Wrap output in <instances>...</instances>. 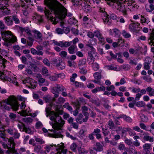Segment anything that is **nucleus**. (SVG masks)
I'll use <instances>...</instances> for the list:
<instances>
[{
	"mask_svg": "<svg viewBox=\"0 0 154 154\" xmlns=\"http://www.w3.org/2000/svg\"><path fill=\"white\" fill-rule=\"evenodd\" d=\"M45 4L54 14L56 18L50 17V20L55 24L58 20L64 19L67 15V10L57 0H45Z\"/></svg>",
	"mask_w": 154,
	"mask_h": 154,
	"instance_id": "f257e3e1",
	"label": "nucleus"
},
{
	"mask_svg": "<svg viewBox=\"0 0 154 154\" xmlns=\"http://www.w3.org/2000/svg\"><path fill=\"white\" fill-rule=\"evenodd\" d=\"M50 119L54 122V123L50 122V125L52 126L53 129L50 131H53L54 134H52L50 133L48 134L49 137L57 138L63 137L60 131L57 133V131L61 129V128L65 124V121L61 117L59 116L57 112H55L54 111H52L49 115Z\"/></svg>",
	"mask_w": 154,
	"mask_h": 154,
	"instance_id": "f03ea898",
	"label": "nucleus"
},
{
	"mask_svg": "<svg viewBox=\"0 0 154 154\" xmlns=\"http://www.w3.org/2000/svg\"><path fill=\"white\" fill-rule=\"evenodd\" d=\"M0 104L1 109L9 110L11 108L15 111L18 110L19 106L16 97L13 95L1 102Z\"/></svg>",
	"mask_w": 154,
	"mask_h": 154,
	"instance_id": "7ed1b4c3",
	"label": "nucleus"
},
{
	"mask_svg": "<svg viewBox=\"0 0 154 154\" xmlns=\"http://www.w3.org/2000/svg\"><path fill=\"white\" fill-rule=\"evenodd\" d=\"M128 0H106L107 4L113 8L116 9L122 12L124 15L127 14V6L123 2H127Z\"/></svg>",
	"mask_w": 154,
	"mask_h": 154,
	"instance_id": "20e7f679",
	"label": "nucleus"
},
{
	"mask_svg": "<svg viewBox=\"0 0 154 154\" xmlns=\"http://www.w3.org/2000/svg\"><path fill=\"white\" fill-rule=\"evenodd\" d=\"M2 38L4 41L3 45L8 47L11 46L12 43L17 41V38L14 35L12 34L11 32L8 31L2 32Z\"/></svg>",
	"mask_w": 154,
	"mask_h": 154,
	"instance_id": "39448f33",
	"label": "nucleus"
},
{
	"mask_svg": "<svg viewBox=\"0 0 154 154\" xmlns=\"http://www.w3.org/2000/svg\"><path fill=\"white\" fill-rule=\"evenodd\" d=\"M64 87L62 85L56 84L55 86L53 87L51 89L52 92L54 94V97L53 99V100L55 101L56 98H57L59 96L60 94L59 91L63 90Z\"/></svg>",
	"mask_w": 154,
	"mask_h": 154,
	"instance_id": "423d86ee",
	"label": "nucleus"
},
{
	"mask_svg": "<svg viewBox=\"0 0 154 154\" xmlns=\"http://www.w3.org/2000/svg\"><path fill=\"white\" fill-rule=\"evenodd\" d=\"M90 0H81L80 5L82 7V9L86 13L90 12L91 11V8L90 5L88 4Z\"/></svg>",
	"mask_w": 154,
	"mask_h": 154,
	"instance_id": "0eeeda50",
	"label": "nucleus"
},
{
	"mask_svg": "<svg viewBox=\"0 0 154 154\" xmlns=\"http://www.w3.org/2000/svg\"><path fill=\"white\" fill-rule=\"evenodd\" d=\"M55 147H57L56 150L57 152L56 154H61L62 153L63 154H66L67 152L66 149H64V144L62 143H61L60 144H58L57 146L54 145Z\"/></svg>",
	"mask_w": 154,
	"mask_h": 154,
	"instance_id": "6e6552de",
	"label": "nucleus"
},
{
	"mask_svg": "<svg viewBox=\"0 0 154 154\" xmlns=\"http://www.w3.org/2000/svg\"><path fill=\"white\" fill-rule=\"evenodd\" d=\"M26 105L24 102H22L20 105V108L21 109V111L19 112L21 115L23 116H26L28 115V112H29L28 111L26 108Z\"/></svg>",
	"mask_w": 154,
	"mask_h": 154,
	"instance_id": "1a4fd4ad",
	"label": "nucleus"
},
{
	"mask_svg": "<svg viewBox=\"0 0 154 154\" xmlns=\"http://www.w3.org/2000/svg\"><path fill=\"white\" fill-rule=\"evenodd\" d=\"M8 140L7 143V145L8 146V149L6 152V153H9L10 150L15 149V144L14 142L13 138V137H10Z\"/></svg>",
	"mask_w": 154,
	"mask_h": 154,
	"instance_id": "9d476101",
	"label": "nucleus"
},
{
	"mask_svg": "<svg viewBox=\"0 0 154 154\" xmlns=\"http://www.w3.org/2000/svg\"><path fill=\"white\" fill-rule=\"evenodd\" d=\"M32 32L34 33V37L36 39L40 41L42 40V35L40 31L36 29H33L32 30Z\"/></svg>",
	"mask_w": 154,
	"mask_h": 154,
	"instance_id": "9b49d317",
	"label": "nucleus"
},
{
	"mask_svg": "<svg viewBox=\"0 0 154 154\" xmlns=\"http://www.w3.org/2000/svg\"><path fill=\"white\" fill-rule=\"evenodd\" d=\"M148 42L151 46L152 45L154 46V29L152 30L151 35L148 40ZM151 51L152 52L154 53V47L151 48Z\"/></svg>",
	"mask_w": 154,
	"mask_h": 154,
	"instance_id": "f8f14e48",
	"label": "nucleus"
},
{
	"mask_svg": "<svg viewBox=\"0 0 154 154\" xmlns=\"http://www.w3.org/2000/svg\"><path fill=\"white\" fill-rule=\"evenodd\" d=\"M94 36L98 38V40L101 42H103L104 41V39L102 35L99 31L97 30L94 32Z\"/></svg>",
	"mask_w": 154,
	"mask_h": 154,
	"instance_id": "ddd939ff",
	"label": "nucleus"
},
{
	"mask_svg": "<svg viewBox=\"0 0 154 154\" xmlns=\"http://www.w3.org/2000/svg\"><path fill=\"white\" fill-rule=\"evenodd\" d=\"M5 23L8 26L12 25L13 23V20L11 16H7L4 18Z\"/></svg>",
	"mask_w": 154,
	"mask_h": 154,
	"instance_id": "4468645a",
	"label": "nucleus"
},
{
	"mask_svg": "<svg viewBox=\"0 0 154 154\" xmlns=\"http://www.w3.org/2000/svg\"><path fill=\"white\" fill-rule=\"evenodd\" d=\"M27 81L28 82V83L29 84V88L32 89L35 88L37 82L35 80L30 78V79L28 80Z\"/></svg>",
	"mask_w": 154,
	"mask_h": 154,
	"instance_id": "2eb2a0df",
	"label": "nucleus"
},
{
	"mask_svg": "<svg viewBox=\"0 0 154 154\" xmlns=\"http://www.w3.org/2000/svg\"><path fill=\"white\" fill-rule=\"evenodd\" d=\"M33 17V19H35L36 20L39 24L43 22V20L42 18V17L36 13H35L34 14Z\"/></svg>",
	"mask_w": 154,
	"mask_h": 154,
	"instance_id": "dca6fc26",
	"label": "nucleus"
},
{
	"mask_svg": "<svg viewBox=\"0 0 154 154\" xmlns=\"http://www.w3.org/2000/svg\"><path fill=\"white\" fill-rule=\"evenodd\" d=\"M102 19L103 22L105 23H107L108 25H109L111 22L109 20V15L106 14V12H104L103 14H102Z\"/></svg>",
	"mask_w": 154,
	"mask_h": 154,
	"instance_id": "f3484780",
	"label": "nucleus"
},
{
	"mask_svg": "<svg viewBox=\"0 0 154 154\" xmlns=\"http://www.w3.org/2000/svg\"><path fill=\"white\" fill-rule=\"evenodd\" d=\"M96 147L93 148V149L95 150L96 151H102L103 150V148L102 145L100 143L97 142L96 143Z\"/></svg>",
	"mask_w": 154,
	"mask_h": 154,
	"instance_id": "a211bd4d",
	"label": "nucleus"
},
{
	"mask_svg": "<svg viewBox=\"0 0 154 154\" xmlns=\"http://www.w3.org/2000/svg\"><path fill=\"white\" fill-rule=\"evenodd\" d=\"M107 127L109 129L114 130L115 129L116 126L115 124L112 119H110L107 123Z\"/></svg>",
	"mask_w": 154,
	"mask_h": 154,
	"instance_id": "6ab92c4d",
	"label": "nucleus"
},
{
	"mask_svg": "<svg viewBox=\"0 0 154 154\" xmlns=\"http://www.w3.org/2000/svg\"><path fill=\"white\" fill-rule=\"evenodd\" d=\"M72 41L70 42L65 41L64 42L61 41L60 42V46L61 48L65 47L66 48L68 47L71 45Z\"/></svg>",
	"mask_w": 154,
	"mask_h": 154,
	"instance_id": "aec40b11",
	"label": "nucleus"
},
{
	"mask_svg": "<svg viewBox=\"0 0 154 154\" xmlns=\"http://www.w3.org/2000/svg\"><path fill=\"white\" fill-rule=\"evenodd\" d=\"M145 8L147 12H151L154 10V5L152 4H146L145 6Z\"/></svg>",
	"mask_w": 154,
	"mask_h": 154,
	"instance_id": "412c9836",
	"label": "nucleus"
},
{
	"mask_svg": "<svg viewBox=\"0 0 154 154\" xmlns=\"http://www.w3.org/2000/svg\"><path fill=\"white\" fill-rule=\"evenodd\" d=\"M110 33L112 35L117 36L119 35L120 32L118 29L115 28L110 30Z\"/></svg>",
	"mask_w": 154,
	"mask_h": 154,
	"instance_id": "4be33fe9",
	"label": "nucleus"
},
{
	"mask_svg": "<svg viewBox=\"0 0 154 154\" xmlns=\"http://www.w3.org/2000/svg\"><path fill=\"white\" fill-rule=\"evenodd\" d=\"M76 46L75 45H72L69 46L68 49V50L69 53L70 54H73L75 53V51Z\"/></svg>",
	"mask_w": 154,
	"mask_h": 154,
	"instance_id": "5701e85b",
	"label": "nucleus"
},
{
	"mask_svg": "<svg viewBox=\"0 0 154 154\" xmlns=\"http://www.w3.org/2000/svg\"><path fill=\"white\" fill-rule=\"evenodd\" d=\"M65 62L62 60L60 61L56 67L59 69H64L65 68Z\"/></svg>",
	"mask_w": 154,
	"mask_h": 154,
	"instance_id": "b1692460",
	"label": "nucleus"
},
{
	"mask_svg": "<svg viewBox=\"0 0 154 154\" xmlns=\"http://www.w3.org/2000/svg\"><path fill=\"white\" fill-rule=\"evenodd\" d=\"M31 52L33 54H37L38 55L42 56L43 55V52H38L37 50L34 48H32L31 49Z\"/></svg>",
	"mask_w": 154,
	"mask_h": 154,
	"instance_id": "393cba45",
	"label": "nucleus"
},
{
	"mask_svg": "<svg viewBox=\"0 0 154 154\" xmlns=\"http://www.w3.org/2000/svg\"><path fill=\"white\" fill-rule=\"evenodd\" d=\"M22 121L27 124H29L32 123L33 119L31 117H25L23 118Z\"/></svg>",
	"mask_w": 154,
	"mask_h": 154,
	"instance_id": "a878e982",
	"label": "nucleus"
},
{
	"mask_svg": "<svg viewBox=\"0 0 154 154\" xmlns=\"http://www.w3.org/2000/svg\"><path fill=\"white\" fill-rule=\"evenodd\" d=\"M139 25L138 23L136 24L135 23H133L129 25V28L131 30L133 31L136 29V27H138Z\"/></svg>",
	"mask_w": 154,
	"mask_h": 154,
	"instance_id": "bb28decb",
	"label": "nucleus"
},
{
	"mask_svg": "<svg viewBox=\"0 0 154 154\" xmlns=\"http://www.w3.org/2000/svg\"><path fill=\"white\" fill-rule=\"evenodd\" d=\"M86 60L85 59H82L79 61L78 66L79 68H82V67H84V66L86 65Z\"/></svg>",
	"mask_w": 154,
	"mask_h": 154,
	"instance_id": "cd10ccee",
	"label": "nucleus"
},
{
	"mask_svg": "<svg viewBox=\"0 0 154 154\" xmlns=\"http://www.w3.org/2000/svg\"><path fill=\"white\" fill-rule=\"evenodd\" d=\"M78 150L79 153L80 154H85L88 152L87 150H86L84 148L81 147H78Z\"/></svg>",
	"mask_w": 154,
	"mask_h": 154,
	"instance_id": "c85d7f7f",
	"label": "nucleus"
},
{
	"mask_svg": "<svg viewBox=\"0 0 154 154\" xmlns=\"http://www.w3.org/2000/svg\"><path fill=\"white\" fill-rule=\"evenodd\" d=\"M61 60L62 59L60 58H54L52 59V62L54 64V65H55L56 67Z\"/></svg>",
	"mask_w": 154,
	"mask_h": 154,
	"instance_id": "c756f323",
	"label": "nucleus"
},
{
	"mask_svg": "<svg viewBox=\"0 0 154 154\" xmlns=\"http://www.w3.org/2000/svg\"><path fill=\"white\" fill-rule=\"evenodd\" d=\"M9 117L10 119L12 122L15 121L17 118V115L13 113H10L9 115Z\"/></svg>",
	"mask_w": 154,
	"mask_h": 154,
	"instance_id": "7c9ffc66",
	"label": "nucleus"
},
{
	"mask_svg": "<svg viewBox=\"0 0 154 154\" xmlns=\"http://www.w3.org/2000/svg\"><path fill=\"white\" fill-rule=\"evenodd\" d=\"M146 91L149 93L150 96H154V89L150 87H148L146 88Z\"/></svg>",
	"mask_w": 154,
	"mask_h": 154,
	"instance_id": "2f4dec72",
	"label": "nucleus"
},
{
	"mask_svg": "<svg viewBox=\"0 0 154 154\" xmlns=\"http://www.w3.org/2000/svg\"><path fill=\"white\" fill-rule=\"evenodd\" d=\"M17 126L20 131H23L26 126L22 122H20L17 124Z\"/></svg>",
	"mask_w": 154,
	"mask_h": 154,
	"instance_id": "473e14b6",
	"label": "nucleus"
},
{
	"mask_svg": "<svg viewBox=\"0 0 154 154\" xmlns=\"http://www.w3.org/2000/svg\"><path fill=\"white\" fill-rule=\"evenodd\" d=\"M122 118L127 122H132V119L131 117L125 115H123Z\"/></svg>",
	"mask_w": 154,
	"mask_h": 154,
	"instance_id": "72a5a7b5",
	"label": "nucleus"
},
{
	"mask_svg": "<svg viewBox=\"0 0 154 154\" xmlns=\"http://www.w3.org/2000/svg\"><path fill=\"white\" fill-rule=\"evenodd\" d=\"M140 117L141 121L142 122H146L148 121V118L147 117L143 114H141Z\"/></svg>",
	"mask_w": 154,
	"mask_h": 154,
	"instance_id": "f704fd0d",
	"label": "nucleus"
},
{
	"mask_svg": "<svg viewBox=\"0 0 154 154\" xmlns=\"http://www.w3.org/2000/svg\"><path fill=\"white\" fill-rule=\"evenodd\" d=\"M140 50V48H135L134 49L132 48H131L129 50L130 54H135L137 53L138 51Z\"/></svg>",
	"mask_w": 154,
	"mask_h": 154,
	"instance_id": "c9c22d12",
	"label": "nucleus"
},
{
	"mask_svg": "<svg viewBox=\"0 0 154 154\" xmlns=\"http://www.w3.org/2000/svg\"><path fill=\"white\" fill-rule=\"evenodd\" d=\"M42 74L45 76H50V75L48 74V71L47 68L45 67H43L42 69Z\"/></svg>",
	"mask_w": 154,
	"mask_h": 154,
	"instance_id": "e433bc0d",
	"label": "nucleus"
},
{
	"mask_svg": "<svg viewBox=\"0 0 154 154\" xmlns=\"http://www.w3.org/2000/svg\"><path fill=\"white\" fill-rule=\"evenodd\" d=\"M88 60H89V59H90V58H92V60H94V55H96V54L94 53V51H90L88 52Z\"/></svg>",
	"mask_w": 154,
	"mask_h": 154,
	"instance_id": "4c0bfd02",
	"label": "nucleus"
},
{
	"mask_svg": "<svg viewBox=\"0 0 154 154\" xmlns=\"http://www.w3.org/2000/svg\"><path fill=\"white\" fill-rule=\"evenodd\" d=\"M0 9L2 10V11L3 12L5 15H8L10 13V11L8 10L7 9L6 7H4L3 6H1Z\"/></svg>",
	"mask_w": 154,
	"mask_h": 154,
	"instance_id": "58836bf2",
	"label": "nucleus"
},
{
	"mask_svg": "<svg viewBox=\"0 0 154 154\" xmlns=\"http://www.w3.org/2000/svg\"><path fill=\"white\" fill-rule=\"evenodd\" d=\"M143 139L146 141H149L150 142H152L153 141V137H150L147 135H145L143 137Z\"/></svg>",
	"mask_w": 154,
	"mask_h": 154,
	"instance_id": "ea45409f",
	"label": "nucleus"
},
{
	"mask_svg": "<svg viewBox=\"0 0 154 154\" xmlns=\"http://www.w3.org/2000/svg\"><path fill=\"white\" fill-rule=\"evenodd\" d=\"M83 117V115L82 114H80L76 119V121L77 123L81 124L82 122V119Z\"/></svg>",
	"mask_w": 154,
	"mask_h": 154,
	"instance_id": "a19ab883",
	"label": "nucleus"
},
{
	"mask_svg": "<svg viewBox=\"0 0 154 154\" xmlns=\"http://www.w3.org/2000/svg\"><path fill=\"white\" fill-rule=\"evenodd\" d=\"M94 76L96 79L98 80L101 78V73L98 72H96L94 74Z\"/></svg>",
	"mask_w": 154,
	"mask_h": 154,
	"instance_id": "79ce46f5",
	"label": "nucleus"
},
{
	"mask_svg": "<svg viewBox=\"0 0 154 154\" xmlns=\"http://www.w3.org/2000/svg\"><path fill=\"white\" fill-rule=\"evenodd\" d=\"M38 9L40 11H44V13L45 14L46 16H47L48 15H49L50 14L49 11L46 9L45 8V10H44L42 8L39 7L38 8Z\"/></svg>",
	"mask_w": 154,
	"mask_h": 154,
	"instance_id": "37998d69",
	"label": "nucleus"
},
{
	"mask_svg": "<svg viewBox=\"0 0 154 154\" xmlns=\"http://www.w3.org/2000/svg\"><path fill=\"white\" fill-rule=\"evenodd\" d=\"M12 18L16 24H18L20 23V21L17 15H13L12 16Z\"/></svg>",
	"mask_w": 154,
	"mask_h": 154,
	"instance_id": "c03bdc74",
	"label": "nucleus"
},
{
	"mask_svg": "<svg viewBox=\"0 0 154 154\" xmlns=\"http://www.w3.org/2000/svg\"><path fill=\"white\" fill-rule=\"evenodd\" d=\"M118 149L121 151L125 150L126 148L124 144L120 143L118 146Z\"/></svg>",
	"mask_w": 154,
	"mask_h": 154,
	"instance_id": "a18cd8bd",
	"label": "nucleus"
},
{
	"mask_svg": "<svg viewBox=\"0 0 154 154\" xmlns=\"http://www.w3.org/2000/svg\"><path fill=\"white\" fill-rule=\"evenodd\" d=\"M42 148V147L40 145L35 146L34 148V151L37 153H39L40 152Z\"/></svg>",
	"mask_w": 154,
	"mask_h": 154,
	"instance_id": "49530a36",
	"label": "nucleus"
},
{
	"mask_svg": "<svg viewBox=\"0 0 154 154\" xmlns=\"http://www.w3.org/2000/svg\"><path fill=\"white\" fill-rule=\"evenodd\" d=\"M51 107H48L46 108L45 112L46 115L47 117H48L49 115L52 111H51Z\"/></svg>",
	"mask_w": 154,
	"mask_h": 154,
	"instance_id": "de8ad7c7",
	"label": "nucleus"
},
{
	"mask_svg": "<svg viewBox=\"0 0 154 154\" xmlns=\"http://www.w3.org/2000/svg\"><path fill=\"white\" fill-rule=\"evenodd\" d=\"M129 63L131 65H136L137 64V62L134 58L130 59Z\"/></svg>",
	"mask_w": 154,
	"mask_h": 154,
	"instance_id": "09e8293b",
	"label": "nucleus"
},
{
	"mask_svg": "<svg viewBox=\"0 0 154 154\" xmlns=\"http://www.w3.org/2000/svg\"><path fill=\"white\" fill-rule=\"evenodd\" d=\"M35 141L39 143L40 144H44L45 143V141L41 138L35 137Z\"/></svg>",
	"mask_w": 154,
	"mask_h": 154,
	"instance_id": "8fccbe9b",
	"label": "nucleus"
},
{
	"mask_svg": "<svg viewBox=\"0 0 154 154\" xmlns=\"http://www.w3.org/2000/svg\"><path fill=\"white\" fill-rule=\"evenodd\" d=\"M92 67L94 71H97L99 68L98 64L96 63H93Z\"/></svg>",
	"mask_w": 154,
	"mask_h": 154,
	"instance_id": "3c124183",
	"label": "nucleus"
},
{
	"mask_svg": "<svg viewBox=\"0 0 154 154\" xmlns=\"http://www.w3.org/2000/svg\"><path fill=\"white\" fill-rule=\"evenodd\" d=\"M63 107L65 108H66L69 111H72V107L69 105L68 103H65L63 105Z\"/></svg>",
	"mask_w": 154,
	"mask_h": 154,
	"instance_id": "603ef678",
	"label": "nucleus"
},
{
	"mask_svg": "<svg viewBox=\"0 0 154 154\" xmlns=\"http://www.w3.org/2000/svg\"><path fill=\"white\" fill-rule=\"evenodd\" d=\"M43 99L46 103L49 102L51 100V96L49 95H48L43 98Z\"/></svg>",
	"mask_w": 154,
	"mask_h": 154,
	"instance_id": "864d4df0",
	"label": "nucleus"
},
{
	"mask_svg": "<svg viewBox=\"0 0 154 154\" xmlns=\"http://www.w3.org/2000/svg\"><path fill=\"white\" fill-rule=\"evenodd\" d=\"M143 79L146 82L150 83L152 82V79L149 76H146L143 77Z\"/></svg>",
	"mask_w": 154,
	"mask_h": 154,
	"instance_id": "5fc2aeb1",
	"label": "nucleus"
},
{
	"mask_svg": "<svg viewBox=\"0 0 154 154\" xmlns=\"http://www.w3.org/2000/svg\"><path fill=\"white\" fill-rule=\"evenodd\" d=\"M9 81L10 82L15 85L16 86H18V83L16 81V78H12L11 79L10 78Z\"/></svg>",
	"mask_w": 154,
	"mask_h": 154,
	"instance_id": "6e6d98bb",
	"label": "nucleus"
},
{
	"mask_svg": "<svg viewBox=\"0 0 154 154\" xmlns=\"http://www.w3.org/2000/svg\"><path fill=\"white\" fill-rule=\"evenodd\" d=\"M123 35L124 36L125 38H128L131 37L130 34L127 32L123 30L122 32Z\"/></svg>",
	"mask_w": 154,
	"mask_h": 154,
	"instance_id": "4d7b16f0",
	"label": "nucleus"
},
{
	"mask_svg": "<svg viewBox=\"0 0 154 154\" xmlns=\"http://www.w3.org/2000/svg\"><path fill=\"white\" fill-rule=\"evenodd\" d=\"M6 28L5 25L3 22L1 20H0V31L2 32V30Z\"/></svg>",
	"mask_w": 154,
	"mask_h": 154,
	"instance_id": "13d9d810",
	"label": "nucleus"
},
{
	"mask_svg": "<svg viewBox=\"0 0 154 154\" xmlns=\"http://www.w3.org/2000/svg\"><path fill=\"white\" fill-rule=\"evenodd\" d=\"M67 54V53L65 51H62L59 53L60 55L62 57H66Z\"/></svg>",
	"mask_w": 154,
	"mask_h": 154,
	"instance_id": "bf43d9fd",
	"label": "nucleus"
},
{
	"mask_svg": "<svg viewBox=\"0 0 154 154\" xmlns=\"http://www.w3.org/2000/svg\"><path fill=\"white\" fill-rule=\"evenodd\" d=\"M150 64L148 62H145L144 64V68L146 70H148L150 68Z\"/></svg>",
	"mask_w": 154,
	"mask_h": 154,
	"instance_id": "052dcab7",
	"label": "nucleus"
},
{
	"mask_svg": "<svg viewBox=\"0 0 154 154\" xmlns=\"http://www.w3.org/2000/svg\"><path fill=\"white\" fill-rule=\"evenodd\" d=\"M65 101V99L61 97H60L57 100L56 103H63Z\"/></svg>",
	"mask_w": 154,
	"mask_h": 154,
	"instance_id": "680f3d73",
	"label": "nucleus"
},
{
	"mask_svg": "<svg viewBox=\"0 0 154 154\" xmlns=\"http://www.w3.org/2000/svg\"><path fill=\"white\" fill-rule=\"evenodd\" d=\"M116 152V149L114 148H112L107 151V154H115Z\"/></svg>",
	"mask_w": 154,
	"mask_h": 154,
	"instance_id": "e2e57ef3",
	"label": "nucleus"
},
{
	"mask_svg": "<svg viewBox=\"0 0 154 154\" xmlns=\"http://www.w3.org/2000/svg\"><path fill=\"white\" fill-rule=\"evenodd\" d=\"M58 78V76L57 75H52L49 77L50 80L51 81H57Z\"/></svg>",
	"mask_w": 154,
	"mask_h": 154,
	"instance_id": "0e129e2a",
	"label": "nucleus"
},
{
	"mask_svg": "<svg viewBox=\"0 0 154 154\" xmlns=\"http://www.w3.org/2000/svg\"><path fill=\"white\" fill-rule=\"evenodd\" d=\"M43 62L46 66H50V62L46 58L44 59L43 60Z\"/></svg>",
	"mask_w": 154,
	"mask_h": 154,
	"instance_id": "69168bd1",
	"label": "nucleus"
},
{
	"mask_svg": "<svg viewBox=\"0 0 154 154\" xmlns=\"http://www.w3.org/2000/svg\"><path fill=\"white\" fill-rule=\"evenodd\" d=\"M72 3L73 5L75 6H77L79 5V2L78 0H71Z\"/></svg>",
	"mask_w": 154,
	"mask_h": 154,
	"instance_id": "338daca9",
	"label": "nucleus"
},
{
	"mask_svg": "<svg viewBox=\"0 0 154 154\" xmlns=\"http://www.w3.org/2000/svg\"><path fill=\"white\" fill-rule=\"evenodd\" d=\"M151 145L150 144L145 143L143 145V147L144 150H148L151 147Z\"/></svg>",
	"mask_w": 154,
	"mask_h": 154,
	"instance_id": "774afa93",
	"label": "nucleus"
}]
</instances>
